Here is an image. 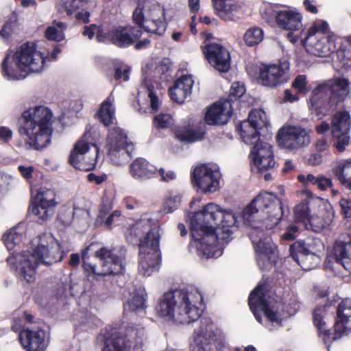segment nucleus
Segmentation results:
<instances>
[{
  "label": "nucleus",
  "instance_id": "f257e3e1",
  "mask_svg": "<svg viewBox=\"0 0 351 351\" xmlns=\"http://www.w3.org/2000/svg\"><path fill=\"white\" fill-rule=\"evenodd\" d=\"M280 197L268 192L260 193L245 207L242 212L244 223L251 227L250 235L256 252V259L261 269H269L276 257V245L263 230L261 221L255 220L258 213L265 215L264 225L269 230L275 227L285 213L286 201L282 197L286 194L283 186H278Z\"/></svg>",
  "mask_w": 351,
  "mask_h": 351
},
{
  "label": "nucleus",
  "instance_id": "f03ea898",
  "mask_svg": "<svg viewBox=\"0 0 351 351\" xmlns=\"http://www.w3.org/2000/svg\"><path fill=\"white\" fill-rule=\"evenodd\" d=\"M222 216L223 208L215 203L207 204L202 210L187 215L193 239L191 245L199 256L217 258L222 254L221 244L217 242L219 233H216Z\"/></svg>",
  "mask_w": 351,
  "mask_h": 351
},
{
  "label": "nucleus",
  "instance_id": "7ed1b4c3",
  "mask_svg": "<svg viewBox=\"0 0 351 351\" xmlns=\"http://www.w3.org/2000/svg\"><path fill=\"white\" fill-rule=\"evenodd\" d=\"M63 258L58 240L50 233H44L32 243L30 249L23 252L16 257L10 256L8 262L14 265L21 278L27 282L36 279V270L40 263L50 265L60 261Z\"/></svg>",
  "mask_w": 351,
  "mask_h": 351
},
{
  "label": "nucleus",
  "instance_id": "20e7f679",
  "mask_svg": "<svg viewBox=\"0 0 351 351\" xmlns=\"http://www.w3.org/2000/svg\"><path fill=\"white\" fill-rule=\"evenodd\" d=\"M203 307V296L195 287L165 293L160 299L156 311L167 322L186 324L197 320Z\"/></svg>",
  "mask_w": 351,
  "mask_h": 351
},
{
  "label": "nucleus",
  "instance_id": "39448f33",
  "mask_svg": "<svg viewBox=\"0 0 351 351\" xmlns=\"http://www.w3.org/2000/svg\"><path fill=\"white\" fill-rule=\"evenodd\" d=\"M52 117L51 111L43 106L30 108L23 112L19 132L30 148L40 150L50 144Z\"/></svg>",
  "mask_w": 351,
  "mask_h": 351
},
{
  "label": "nucleus",
  "instance_id": "423d86ee",
  "mask_svg": "<svg viewBox=\"0 0 351 351\" xmlns=\"http://www.w3.org/2000/svg\"><path fill=\"white\" fill-rule=\"evenodd\" d=\"M2 73L9 80L24 79L28 73H39L45 67V58L34 43L21 45L16 51H10L3 59Z\"/></svg>",
  "mask_w": 351,
  "mask_h": 351
},
{
  "label": "nucleus",
  "instance_id": "0eeeda50",
  "mask_svg": "<svg viewBox=\"0 0 351 351\" xmlns=\"http://www.w3.org/2000/svg\"><path fill=\"white\" fill-rule=\"evenodd\" d=\"M126 250L123 247H102L91 243L82 252L84 269L99 276L120 274L124 268Z\"/></svg>",
  "mask_w": 351,
  "mask_h": 351
},
{
  "label": "nucleus",
  "instance_id": "6e6552de",
  "mask_svg": "<svg viewBox=\"0 0 351 351\" xmlns=\"http://www.w3.org/2000/svg\"><path fill=\"white\" fill-rule=\"evenodd\" d=\"M139 239L138 271L149 276L157 270L160 262V228L150 219H141L134 226Z\"/></svg>",
  "mask_w": 351,
  "mask_h": 351
},
{
  "label": "nucleus",
  "instance_id": "1a4fd4ad",
  "mask_svg": "<svg viewBox=\"0 0 351 351\" xmlns=\"http://www.w3.org/2000/svg\"><path fill=\"white\" fill-rule=\"evenodd\" d=\"M349 92L348 80L338 77L334 81H329L317 86L313 91L310 101L312 106L318 110V114L326 115L344 101Z\"/></svg>",
  "mask_w": 351,
  "mask_h": 351
},
{
  "label": "nucleus",
  "instance_id": "9d476101",
  "mask_svg": "<svg viewBox=\"0 0 351 351\" xmlns=\"http://www.w3.org/2000/svg\"><path fill=\"white\" fill-rule=\"evenodd\" d=\"M267 287L259 284L249 296V306L256 320L269 331L282 326L283 317L267 297Z\"/></svg>",
  "mask_w": 351,
  "mask_h": 351
},
{
  "label": "nucleus",
  "instance_id": "9b49d317",
  "mask_svg": "<svg viewBox=\"0 0 351 351\" xmlns=\"http://www.w3.org/2000/svg\"><path fill=\"white\" fill-rule=\"evenodd\" d=\"M225 335L209 317H202L195 328L189 343L191 351H220Z\"/></svg>",
  "mask_w": 351,
  "mask_h": 351
},
{
  "label": "nucleus",
  "instance_id": "f8f14e48",
  "mask_svg": "<svg viewBox=\"0 0 351 351\" xmlns=\"http://www.w3.org/2000/svg\"><path fill=\"white\" fill-rule=\"evenodd\" d=\"M133 21L145 31L162 35L166 29L165 10L158 4L146 2L133 12Z\"/></svg>",
  "mask_w": 351,
  "mask_h": 351
},
{
  "label": "nucleus",
  "instance_id": "ddd939ff",
  "mask_svg": "<svg viewBox=\"0 0 351 351\" xmlns=\"http://www.w3.org/2000/svg\"><path fill=\"white\" fill-rule=\"evenodd\" d=\"M90 136V134L86 132L76 143L70 154V164L81 171L93 169L98 156V148L94 143L88 141Z\"/></svg>",
  "mask_w": 351,
  "mask_h": 351
},
{
  "label": "nucleus",
  "instance_id": "4468645a",
  "mask_svg": "<svg viewBox=\"0 0 351 351\" xmlns=\"http://www.w3.org/2000/svg\"><path fill=\"white\" fill-rule=\"evenodd\" d=\"M126 134L120 128H114L109 131L106 148L110 161L117 165L127 162L134 149L132 143L127 142Z\"/></svg>",
  "mask_w": 351,
  "mask_h": 351
},
{
  "label": "nucleus",
  "instance_id": "2eb2a0df",
  "mask_svg": "<svg viewBox=\"0 0 351 351\" xmlns=\"http://www.w3.org/2000/svg\"><path fill=\"white\" fill-rule=\"evenodd\" d=\"M289 70V64L286 61L279 64H264L259 69L258 79L264 86H276L288 81Z\"/></svg>",
  "mask_w": 351,
  "mask_h": 351
},
{
  "label": "nucleus",
  "instance_id": "dca6fc26",
  "mask_svg": "<svg viewBox=\"0 0 351 351\" xmlns=\"http://www.w3.org/2000/svg\"><path fill=\"white\" fill-rule=\"evenodd\" d=\"M306 132L300 126H287L281 128L276 136L278 145L293 150L301 147L305 142Z\"/></svg>",
  "mask_w": 351,
  "mask_h": 351
},
{
  "label": "nucleus",
  "instance_id": "f3484780",
  "mask_svg": "<svg viewBox=\"0 0 351 351\" xmlns=\"http://www.w3.org/2000/svg\"><path fill=\"white\" fill-rule=\"evenodd\" d=\"M204 53L210 64L220 72H228L230 68V55L221 45L213 43L204 47Z\"/></svg>",
  "mask_w": 351,
  "mask_h": 351
},
{
  "label": "nucleus",
  "instance_id": "a211bd4d",
  "mask_svg": "<svg viewBox=\"0 0 351 351\" xmlns=\"http://www.w3.org/2000/svg\"><path fill=\"white\" fill-rule=\"evenodd\" d=\"M254 144L250 152V158L258 171L263 172L273 167L275 162L271 146L261 141H256Z\"/></svg>",
  "mask_w": 351,
  "mask_h": 351
},
{
  "label": "nucleus",
  "instance_id": "6ab92c4d",
  "mask_svg": "<svg viewBox=\"0 0 351 351\" xmlns=\"http://www.w3.org/2000/svg\"><path fill=\"white\" fill-rule=\"evenodd\" d=\"M142 34L141 27L132 26L114 27L108 32L109 40L119 47H125L134 43Z\"/></svg>",
  "mask_w": 351,
  "mask_h": 351
},
{
  "label": "nucleus",
  "instance_id": "aec40b11",
  "mask_svg": "<svg viewBox=\"0 0 351 351\" xmlns=\"http://www.w3.org/2000/svg\"><path fill=\"white\" fill-rule=\"evenodd\" d=\"M232 108L228 99H221L210 106L205 114V121L208 125H224L229 121Z\"/></svg>",
  "mask_w": 351,
  "mask_h": 351
},
{
  "label": "nucleus",
  "instance_id": "412c9836",
  "mask_svg": "<svg viewBox=\"0 0 351 351\" xmlns=\"http://www.w3.org/2000/svg\"><path fill=\"white\" fill-rule=\"evenodd\" d=\"M333 339H337L351 330V300H343L337 306Z\"/></svg>",
  "mask_w": 351,
  "mask_h": 351
},
{
  "label": "nucleus",
  "instance_id": "4be33fe9",
  "mask_svg": "<svg viewBox=\"0 0 351 351\" xmlns=\"http://www.w3.org/2000/svg\"><path fill=\"white\" fill-rule=\"evenodd\" d=\"M332 255L337 263L351 273V235L342 234L335 241Z\"/></svg>",
  "mask_w": 351,
  "mask_h": 351
},
{
  "label": "nucleus",
  "instance_id": "5701e85b",
  "mask_svg": "<svg viewBox=\"0 0 351 351\" xmlns=\"http://www.w3.org/2000/svg\"><path fill=\"white\" fill-rule=\"evenodd\" d=\"M315 208V201H308V225L311 226L313 232H319L330 226L332 221V216L331 213L324 206L319 205L317 213Z\"/></svg>",
  "mask_w": 351,
  "mask_h": 351
},
{
  "label": "nucleus",
  "instance_id": "b1692460",
  "mask_svg": "<svg viewBox=\"0 0 351 351\" xmlns=\"http://www.w3.org/2000/svg\"><path fill=\"white\" fill-rule=\"evenodd\" d=\"M19 338L23 346L28 351H44L48 343L43 330H23L21 332Z\"/></svg>",
  "mask_w": 351,
  "mask_h": 351
},
{
  "label": "nucleus",
  "instance_id": "393cba45",
  "mask_svg": "<svg viewBox=\"0 0 351 351\" xmlns=\"http://www.w3.org/2000/svg\"><path fill=\"white\" fill-rule=\"evenodd\" d=\"M40 179H40L34 178L29 181L32 193H36L35 201L54 209L58 204L56 193L53 189L47 188L46 186H40Z\"/></svg>",
  "mask_w": 351,
  "mask_h": 351
},
{
  "label": "nucleus",
  "instance_id": "a878e982",
  "mask_svg": "<svg viewBox=\"0 0 351 351\" xmlns=\"http://www.w3.org/2000/svg\"><path fill=\"white\" fill-rule=\"evenodd\" d=\"M193 83L191 75H183L178 79L169 90L171 99L178 104L184 103L191 97Z\"/></svg>",
  "mask_w": 351,
  "mask_h": 351
},
{
  "label": "nucleus",
  "instance_id": "bb28decb",
  "mask_svg": "<svg viewBox=\"0 0 351 351\" xmlns=\"http://www.w3.org/2000/svg\"><path fill=\"white\" fill-rule=\"evenodd\" d=\"M338 40L339 38L333 33L328 34L327 36H322L311 46L308 53L318 57L329 56L336 51Z\"/></svg>",
  "mask_w": 351,
  "mask_h": 351
},
{
  "label": "nucleus",
  "instance_id": "cd10ccee",
  "mask_svg": "<svg viewBox=\"0 0 351 351\" xmlns=\"http://www.w3.org/2000/svg\"><path fill=\"white\" fill-rule=\"evenodd\" d=\"M240 212H234L232 210L223 209V216L221 221L219 223V226L216 233H219L217 242H219L223 246V241L227 240L232 234V231L231 228L237 226L238 216Z\"/></svg>",
  "mask_w": 351,
  "mask_h": 351
},
{
  "label": "nucleus",
  "instance_id": "c85d7f7f",
  "mask_svg": "<svg viewBox=\"0 0 351 351\" xmlns=\"http://www.w3.org/2000/svg\"><path fill=\"white\" fill-rule=\"evenodd\" d=\"M145 293L143 289H139L130 293L128 302L124 305L123 311L127 315L135 314L142 316L145 315Z\"/></svg>",
  "mask_w": 351,
  "mask_h": 351
},
{
  "label": "nucleus",
  "instance_id": "c756f323",
  "mask_svg": "<svg viewBox=\"0 0 351 351\" xmlns=\"http://www.w3.org/2000/svg\"><path fill=\"white\" fill-rule=\"evenodd\" d=\"M301 19L302 16L300 13L289 10L280 11L276 16L278 25L280 28L289 31L298 29L302 26Z\"/></svg>",
  "mask_w": 351,
  "mask_h": 351
},
{
  "label": "nucleus",
  "instance_id": "7c9ffc66",
  "mask_svg": "<svg viewBox=\"0 0 351 351\" xmlns=\"http://www.w3.org/2000/svg\"><path fill=\"white\" fill-rule=\"evenodd\" d=\"M132 341L127 337L116 333L104 339L102 351H130Z\"/></svg>",
  "mask_w": 351,
  "mask_h": 351
},
{
  "label": "nucleus",
  "instance_id": "2f4dec72",
  "mask_svg": "<svg viewBox=\"0 0 351 351\" xmlns=\"http://www.w3.org/2000/svg\"><path fill=\"white\" fill-rule=\"evenodd\" d=\"M350 126L351 117L348 111H337L332 117V134H337L338 132H350Z\"/></svg>",
  "mask_w": 351,
  "mask_h": 351
},
{
  "label": "nucleus",
  "instance_id": "473e14b6",
  "mask_svg": "<svg viewBox=\"0 0 351 351\" xmlns=\"http://www.w3.org/2000/svg\"><path fill=\"white\" fill-rule=\"evenodd\" d=\"M193 187L204 193H213L220 187V177H193Z\"/></svg>",
  "mask_w": 351,
  "mask_h": 351
},
{
  "label": "nucleus",
  "instance_id": "72a5a7b5",
  "mask_svg": "<svg viewBox=\"0 0 351 351\" xmlns=\"http://www.w3.org/2000/svg\"><path fill=\"white\" fill-rule=\"evenodd\" d=\"M217 15L225 21H234L237 18V13L240 5L236 3H223L219 1L213 5Z\"/></svg>",
  "mask_w": 351,
  "mask_h": 351
},
{
  "label": "nucleus",
  "instance_id": "f704fd0d",
  "mask_svg": "<svg viewBox=\"0 0 351 351\" xmlns=\"http://www.w3.org/2000/svg\"><path fill=\"white\" fill-rule=\"evenodd\" d=\"M325 313V308L324 306H319L315 308L313 313V322L314 326L317 329L319 335L322 334L324 340L326 342L332 341L335 332L332 333L330 330L326 327V322H324V314Z\"/></svg>",
  "mask_w": 351,
  "mask_h": 351
},
{
  "label": "nucleus",
  "instance_id": "c9c22d12",
  "mask_svg": "<svg viewBox=\"0 0 351 351\" xmlns=\"http://www.w3.org/2000/svg\"><path fill=\"white\" fill-rule=\"evenodd\" d=\"M23 231V224H19L8 230L3 235V243L9 251L14 250L21 242Z\"/></svg>",
  "mask_w": 351,
  "mask_h": 351
},
{
  "label": "nucleus",
  "instance_id": "e433bc0d",
  "mask_svg": "<svg viewBox=\"0 0 351 351\" xmlns=\"http://www.w3.org/2000/svg\"><path fill=\"white\" fill-rule=\"evenodd\" d=\"M259 129L254 127L249 121L245 120L240 124L241 136L246 144H252L259 141Z\"/></svg>",
  "mask_w": 351,
  "mask_h": 351
},
{
  "label": "nucleus",
  "instance_id": "4c0bfd02",
  "mask_svg": "<svg viewBox=\"0 0 351 351\" xmlns=\"http://www.w3.org/2000/svg\"><path fill=\"white\" fill-rule=\"evenodd\" d=\"M174 133L178 139L186 143H193L201 140L204 135V130L200 129L196 130L187 127L178 128Z\"/></svg>",
  "mask_w": 351,
  "mask_h": 351
},
{
  "label": "nucleus",
  "instance_id": "58836bf2",
  "mask_svg": "<svg viewBox=\"0 0 351 351\" xmlns=\"http://www.w3.org/2000/svg\"><path fill=\"white\" fill-rule=\"evenodd\" d=\"M98 117L100 121L105 126H108L112 123L114 117V109L112 107V101L110 96L101 104Z\"/></svg>",
  "mask_w": 351,
  "mask_h": 351
},
{
  "label": "nucleus",
  "instance_id": "ea45409f",
  "mask_svg": "<svg viewBox=\"0 0 351 351\" xmlns=\"http://www.w3.org/2000/svg\"><path fill=\"white\" fill-rule=\"evenodd\" d=\"M131 173L134 176H142L147 174L156 173V168L153 165L149 164L143 158H138L133 162L130 166Z\"/></svg>",
  "mask_w": 351,
  "mask_h": 351
},
{
  "label": "nucleus",
  "instance_id": "a19ab883",
  "mask_svg": "<svg viewBox=\"0 0 351 351\" xmlns=\"http://www.w3.org/2000/svg\"><path fill=\"white\" fill-rule=\"evenodd\" d=\"M66 25L60 21H54L53 26L49 27L45 31V36L48 40L60 42L64 39V31Z\"/></svg>",
  "mask_w": 351,
  "mask_h": 351
},
{
  "label": "nucleus",
  "instance_id": "79ce46f5",
  "mask_svg": "<svg viewBox=\"0 0 351 351\" xmlns=\"http://www.w3.org/2000/svg\"><path fill=\"white\" fill-rule=\"evenodd\" d=\"M87 0H61V8L66 12L67 15H71L80 9L88 8Z\"/></svg>",
  "mask_w": 351,
  "mask_h": 351
},
{
  "label": "nucleus",
  "instance_id": "37998d69",
  "mask_svg": "<svg viewBox=\"0 0 351 351\" xmlns=\"http://www.w3.org/2000/svg\"><path fill=\"white\" fill-rule=\"evenodd\" d=\"M29 210L31 213L37 217L38 220H40L43 222L51 217L54 210V209L38 204L36 201H34Z\"/></svg>",
  "mask_w": 351,
  "mask_h": 351
},
{
  "label": "nucleus",
  "instance_id": "c03bdc74",
  "mask_svg": "<svg viewBox=\"0 0 351 351\" xmlns=\"http://www.w3.org/2000/svg\"><path fill=\"white\" fill-rule=\"evenodd\" d=\"M220 173L219 167L216 163L199 164L193 169L191 176H214Z\"/></svg>",
  "mask_w": 351,
  "mask_h": 351
},
{
  "label": "nucleus",
  "instance_id": "a18cd8bd",
  "mask_svg": "<svg viewBox=\"0 0 351 351\" xmlns=\"http://www.w3.org/2000/svg\"><path fill=\"white\" fill-rule=\"evenodd\" d=\"M291 254L295 261L301 265L305 263L307 256V248L304 241H297L291 247Z\"/></svg>",
  "mask_w": 351,
  "mask_h": 351
},
{
  "label": "nucleus",
  "instance_id": "49530a36",
  "mask_svg": "<svg viewBox=\"0 0 351 351\" xmlns=\"http://www.w3.org/2000/svg\"><path fill=\"white\" fill-rule=\"evenodd\" d=\"M254 127L261 130L269 124L265 112L261 109L252 110L248 116V119Z\"/></svg>",
  "mask_w": 351,
  "mask_h": 351
},
{
  "label": "nucleus",
  "instance_id": "de8ad7c7",
  "mask_svg": "<svg viewBox=\"0 0 351 351\" xmlns=\"http://www.w3.org/2000/svg\"><path fill=\"white\" fill-rule=\"evenodd\" d=\"M263 39V32L259 27L249 29L244 34V40L247 45L254 46Z\"/></svg>",
  "mask_w": 351,
  "mask_h": 351
},
{
  "label": "nucleus",
  "instance_id": "09e8293b",
  "mask_svg": "<svg viewBox=\"0 0 351 351\" xmlns=\"http://www.w3.org/2000/svg\"><path fill=\"white\" fill-rule=\"evenodd\" d=\"M182 198V195L180 193L170 194L165 202L164 209L168 213L174 211L180 206Z\"/></svg>",
  "mask_w": 351,
  "mask_h": 351
},
{
  "label": "nucleus",
  "instance_id": "8fccbe9b",
  "mask_svg": "<svg viewBox=\"0 0 351 351\" xmlns=\"http://www.w3.org/2000/svg\"><path fill=\"white\" fill-rule=\"evenodd\" d=\"M329 29V25L326 21L318 19L314 21L311 27L308 28V38L317 33L326 34Z\"/></svg>",
  "mask_w": 351,
  "mask_h": 351
},
{
  "label": "nucleus",
  "instance_id": "3c124183",
  "mask_svg": "<svg viewBox=\"0 0 351 351\" xmlns=\"http://www.w3.org/2000/svg\"><path fill=\"white\" fill-rule=\"evenodd\" d=\"M173 122V119L169 114H160L154 117V125L158 128H169Z\"/></svg>",
  "mask_w": 351,
  "mask_h": 351
},
{
  "label": "nucleus",
  "instance_id": "603ef678",
  "mask_svg": "<svg viewBox=\"0 0 351 351\" xmlns=\"http://www.w3.org/2000/svg\"><path fill=\"white\" fill-rule=\"evenodd\" d=\"M295 219L297 221L303 223L304 228L306 227V220L307 219V204L302 202L298 204L294 210Z\"/></svg>",
  "mask_w": 351,
  "mask_h": 351
},
{
  "label": "nucleus",
  "instance_id": "864d4df0",
  "mask_svg": "<svg viewBox=\"0 0 351 351\" xmlns=\"http://www.w3.org/2000/svg\"><path fill=\"white\" fill-rule=\"evenodd\" d=\"M332 136L337 138L335 147L339 152H343L346 149V146L350 143L349 132H338L337 134H332Z\"/></svg>",
  "mask_w": 351,
  "mask_h": 351
},
{
  "label": "nucleus",
  "instance_id": "5fc2aeb1",
  "mask_svg": "<svg viewBox=\"0 0 351 351\" xmlns=\"http://www.w3.org/2000/svg\"><path fill=\"white\" fill-rule=\"evenodd\" d=\"M245 92V88L244 84L239 82H234L232 84L230 90L229 99H228L231 102L234 99H237L241 97Z\"/></svg>",
  "mask_w": 351,
  "mask_h": 351
},
{
  "label": "nucleus",
  "instance_id": "6e6d98bb",
  "mask_svg": "<svg viewBox=\"0 0 351 351\" xmlns=\"http://www.w3.org/2000/svg\"><path fill=\"white\" fill-rule=\"evenodd\" d=\"M351 175V160L339 162L335 169V176Z\"/></svg>",
  "mask_w": 351,
  "mask_h": 351
},
{
  "label": "nucleus",
  "instance_id": "4d7b16f0",
  "mask_svg": "<svg viewBox=\"0 0 351 351\" xmlns=\"http://www.w3.org/2000/svg\"><path fill=\"white\" fill-rule=\"evenodd\" d=\"M293 87L298 93L303 94L306 93V77L304 75L298 76L292 83Z\"/></svg>",
  "mask_w": 351,
  "mask_h": 351
},
{
  "label": "nucleus",
  "instance_id": "13d9d810",
  "mask_svg": "<svg viewBox=\"0 0 351 351\" xmlns=\"http://www.w3.org/2000/svg\"><path fill=\"white\" fill-rule=\"evenodd\" d=\"M145 87L147 88L148 92V97L150 99V106L153 110H157L159 107V100L157 96L155 95L153 90V86L148 84L147 82L144 83Z\"/></svg>",
  "mask_w": 351,
  "mask_h": 351
},
{
  "label": "nucleus",
  "instance_id": "bf43d9fd",
  "mask_svg": "<svg viewBox=\"0 0 351 351\" xmlns=\"http://www.w3.org/2000/svg\"><path fill=\"white\" fill-rule=\"evenodd\" d=\"M122 215L119 210H114L105 221L107 227H112L118 224L122 220Z\"/></svg>",
  "mask_w": 351,
  "mask_h": 351
},
{
  "label": "nucleus",
  "instance_id": "052dcab7",
  "mask_svg": "<svg viewBox=\"0 0 351 351\" xmlns=\"http://www.w3.org/2000/svg\"><path fill=\"white\" fill-rule=\"evenodd\" d=\"M324 248L323 243L319 239H313L312 243H308V254H311L315 256L316 253L321 252Z\"/></svg>",
  "mask_w": 351,
  "mask_h": 351
},
{
  "label": "nucleus",
  "instance_id": "680f3d73",
  "mask_svg": "<svg viewBox=\"0 0 351 351\" xmlns=\"http://www.w3.org/2000/svg\"><path fill=\"white\" fill-rule=\"evenodd\" d=\"M112 208V201L106 195H104L102 198V203L99 209V217L100 218L104 217Z\"/></svg>",
  "mask_w": 351,
  "mask_h": 351
},
{
  "label": "nucleus",
  "instance_id": "e2e57ef3",
  "mask_svg": "<svg viewBox=\"0 0 351 351\" xmlns=\"http://www.w3.org/2000/svg\"><path fill=\"white\" fill-rule=\"evenodd\" d=\"M339 204L341 208V213L346 218L351 217V199L342 198Z\"/></svg>",
  "mask_w": 351,
  "mask_h": 351
},
{
  "label": "nucleus",
  "instance_id": "0e129e2a",
  "mask_svg": "<svg viewBox=\"0 0 351 351\" xmlns=\"http://www.w3.org/2000/svg\"><path fill=\"white\" fill-rule=\"evenodd\" d=\"M89 10L90 5L88 4V8H86V10L80 9V10L75 12L76 19L84 23H88L89 17L90 16Z\"/></svg>",
  "mask_w": 351,
  "mask_h": 351
},
{
  "label": "nucleus",
  "instance_id": "69168bd1",
  "mask_svg": "<svg viewBox=\"0 0 351 351\" xmlns=\"http://www.w3.org/2000/svg\"><path fill=\"white\" fill-rule=\"evenodd\" d=\"M315 183L322 191L326 190L328 188L332 186V180L327 177H317Z\"/></svg>",
  "mask_w": 351,
  "mask_h": 351
},
{
  "label": "nucleus",
  "instance_id": "338daca9",
  "mask_svg": "<svg viewBox=\"0 0 351 351\" xmlns=\"http://www.w3.org/2000/svg\"><path fill=\"white\" fill-rule=\"evenodd\" d=\"M299 230L298 226L296 225H291L287 228V230L285 233H284L282 236V239L285 240H293L295 239V233H297Z\"/></svg>",
  "mask_w": 351,
  "mask_h": 351
},
{
  "label": "nucleus",
  "instance_id": "774afa93",
  "mask_svg": "<svg viewBox=\"0 0 351 351\" xmlns=\"http://www.w3.org/2000/svg\"><path fill=\"white\" fill-rule=\"evenodd\" d=\"M130 70V68L128 66H125L123 68H117L115 71L114 78L116 80L123 78L124 81H128L129 80Z\"/></svg>",
  "mask_w": 351,
  "mask_h": 351
}]
</instances>
